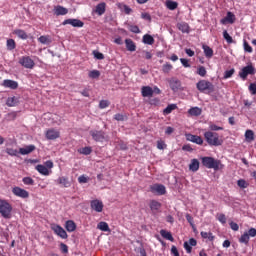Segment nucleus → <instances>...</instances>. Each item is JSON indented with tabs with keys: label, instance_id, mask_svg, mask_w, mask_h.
Returning <instances> with one entry per match:
<instances>
[{
	"label": "nucleus",
	"instance_id": "nucleus-1",
	"mask_svg": "<svg viewBox=\"0 0 256 256\" xmlns=\"http://www.w3.org/2000/svg\"><path fill=\"white\" fill-rule=\"evenodd\" d=\"M204 138L211 147H219L223 145V138H221L217 132L207 131L204 133Z\"/></svg>",
	"mask_w": 256,
	"mask_h": 256
},
{
	"label": "nucleus",
	"instance_id": "nucleus-2",
	"mask_svg": "<svg viewBox=\"0 0 256 256\" xmlns=\"http://www.w3.org/2000/svg\"><path fill=\"white\" fill-rule=\"evenodd\" d=\"M13 211V206L7 200L0 199V215L4 219H11V213Z\"/></svg>",
	"mask_w": 256,
	"mask_h": 256
},
{
	"label": "nucleus",
	"instance_id": "nucleus-3",
	"mask_svg": "<svg viewBox=\"0 0 256 256\" xmlns=\"http://www.w3.org/2000/svg\"><path fill=\"white\" fill-rule=\"evenodd\" d=\"M202 165L207 169H214V171H219L221 160H215L213 157L205 156L202 158Z\"/></svg>",
	"mask_w": 256,
	"mask_h": 256
},
{
	"label": "nucleus",
	"instance_id": "nucleus-4",
	"mask_svg": "<svg viewBox=\"0 0 256 256\" xmlns=\"http://www.w3.org/2000/svg\"><path fill=\"white\" fill-rule=\"evenodd\" d=\"M196 89H198L200 93H213L215 86L210 81L200 80L196 84Z\"/></svg>",
	"mask_w": 256,
	"mask_h": 256
},
{
	"label": "nucleus",
	"instance_id": "nucleus-5",
	"mask_svg": "<svg viewBox=\"0 0 256 256\" xmlns=\"http://www.w3.org/2000/svg\"><path fill=\"white\" fill-rule=\"evenodd\" d=\"M256 69L255 66H253V63L248 64L247 66H244L238 73V77L242 79V81H247V77L249 75H255Z\"/></svg>",
	"mask_w": 256,
	"mask_h": 256
},
{
	"label": "nucleus",
	"instance_id": "nucleus-6",
	"mask_svg": "<svg viewBox=\"0 0 256 256\" xmlns=\"http://www.w3.org/2000/svg\"><path fill=\"white\" fill-rule=\"evenodd\" d=\"M19 64L25 69H33V67H35V61H33L29 56H22L19 59Z\"/></svg>",
	"mask_w": 256,
	"mask_h": 256
},
{
	"label": "nucleus",
	"instance_id": "nucleus-7",
	"mask_svg": "<svg viewBox=\"0 0 256 256\" xmlns=\"http://www.w3.org/2000/svg\"><path fill=\"white\" fill-rule=\"evenodd\" d=\"M50 229L55 233V235H58V237H61V239H67V231L63 229L60 225L57 224H51Z\"/></svg>",
	"mask_w": 256,
	"mask_h": 256
},
{
	"label": "nucleus",
	"instance_id": "nucleus-8",
	"mask_svg": "<svg viewBox=\"0 0 256 256\" xmlns=\"http://www.w3.org/2000/svg\"><path fill=\"white\" fill-rule=\"evenodd\" d=\"M90 135L94 141L103 143L105 141V132L103 130H92Z\"/></svg>",
	"mask_w": 256,
	"mask_h": 256
},
{
	"label": "nucleus",
	"instance_id": "nucleus-9",
	"mask_svg": "<svg viewBox=\"0 0 256 256\" xmlns=\"http://www.w3.org/2000/svg\"><path fill=\"white\" fill-rule=\"evenodd\" d=\"M12 193L16 197H20L21 199H28L29 197V192L27 190L17 186L12 189Z\"/></svg>",
	"mask_w": 256,
	"mask_h": 256
},
{
	"label": "nucleus",
	"instance_id": "nucleus-10",
	"mask_svg": "<svg viewBox=\"0 0 256 256\" xmlns=\"http://www.w3.org/2000/svg\"><path fill=\"white\" fill-rule=\"evenodd\" d=\"M151 193H156L157 195H165L167 193V189L163 184H154L150 186Z\"/></svg>",
	"mask_w": 256,
	"mask_h": 256
},
{
	"label": "nucleus",
	"instance_id": "nucleus-11",
	"mask_svg": "<svg viewBox=\"0 0 256 256\" xmlns=\"http://www.w3.org/2000/svg\"><path fill=\"white\" fill-rule=\"evenodd\" d=\"M62 25H71L72 27H84L85 23L79 19L69 18L62 22Z\"/></svg>",
	"mask_w": 256,
	"mask_h": 256
},
{
	"label": "nucleus",
	"instance_id": "nucleus-12",
	"mask_svg": "<svg viewBox=\"0 0 256 256\" xmlns=\"http://www.w3.org/2000/svg\"><path fill=\"white\" fill-rule=\"evenodd\" d=\"M168 83L170 85V89L174 92L179 91V89H181V80H179L176 77L168 79Z\"/></svg>",
	"mask_w": 256,
	"mask_h": 256
},
{
	"label": "nucleus",
	"instance_id": "nucleus-13",
	"mask_svg": "<svg viewBox=\"0 0 256 256\" xmlns=\"http://www.w3.org/2000/svg\"><path fill=\"white\" fill-rule=\"evenodd\" d=\"M237 18L235 17V14L233 12H227L226 17L222 18L220 20L221 25H227L229 23L230 25H233Z\"/></svg>",
	"mask_w": 256,
	"mask_h": 256
},
{
	"label": "nucleus",
	"instance_id": "nucleus-14",
	"mask_svg": "<svg viewBox=\"0 0 256 256\" xmlns=\"http://www.w3.org/2000/svg\"><path fill=\"white\" fill-rule=\"evenodd\" d=\"M59 137H61L59 130L51 128L46 131V139L49 141H55V139H59Z\"/></svg>",
	"mask_w": 256,
	"mask_h": 256
},
{
	"label": "nucleus",
	"instance_id": "nucleus-15",
	"mask_svg": "<svg viewBox=\"0 0 256 256\" xmlns=\"http://www.w3.org/2000/svg\"><path fill=\"white\" fill-rule=\"evenodd\" d=\"M90 207L93 211H96V213H101L103 211V202L101 200H92L90 202Z\"/></svg>",
	"mask_w": 256,
	"mask_h": 256
},
{
	"label": "nucleus",
	"instance_id": "nucleus-16",
	"mask_svg": "<svg viewBox=\"0 0 256 256\" xmlns=\"http://www.w3.org/2000/svg\"><path fill=\"white\" fill-rule=\"evenodd\" d=\"M197 246V240L195 238H190L189 241L184 242V249L186 253H191L193 247Z\"/></svg>",
	"mask_w": 256,
	"mask_h": 256
},
{
	"label": "nucleus",
	"instance_id": "nucleus-17",
	"mask_svg": "<svg viewBox=\"0 0 256 256\" xmlns=\"http://www.w3.org/2000/svg\"><path fill=\"white\" fill-rule=\"evenodd\" d=\"M186 139L187 141H191V143H196V145H203V138L201 136L188 134Z\"/></svg>",
	"mask_w": 256,
	"mask_h": 256
},
{
	"label": "nucleus",
	"instance_id": "nucleus-18",
	"mask_svg": "<svg viewBox=\"0 0 256 256\" xmlns=\"http://www.w3.org/2000/svg\"><path fill=\"white\" fill-rule=\"evenodd\" d=\"M2 85L7 89H17V87H19V83H17V81L9 79L4 80Z\"/></svg>",
	"mask_w": 256,
	"mask_h": 256
},
{
	"label": "nucleus",
	"instance_id": "nucleus-19",
	"mask_svg": "<svg viewBox=\"0 0 256 256\" xmlns=\"http://www.w3.org/2000/svg\"><path fill=\"white\" fill-rule=\"evenodd\" d=\"M35 169L40 175H44L45 177L51 175V170H48L43 164H38Z\"/></svg>",
	"mask_w": 256,
	"mask_h": 256
},
{
	"label": "nucleus",
	"instance_id": "nucleus-20",
	"mask_svg": "<svg viewBox=\"0 0 256 256\" xmlns=\"http://www.w3.org/2000/svg\"><path fill=\"white\" fill-rule=\"evenodd\" d=\"M56 183L58 185H61L62 187H71V182H69V178L65 176H61L56 180Z\"/></svg>",
	"mask_w": 256,
	"mask_h": 256
},
{
	"label": "nucleus",
	"instance_id": "nucleus-21",
	"mask_svg": "<svg viewBox=\"0 0 256 256\" xmlns=\"http://www.w3.org/2000/svg\"><path fill=\"white\" fill-rule=\"evenodd\" d=\"M35 149H36L35 145L31 144L24 148H20L19 153H20V155H29V153H33V151H35Z\"/></svg>",
	"mask_w": 256,
	"mask_h": 256
},
{
	"label": "nucleus",
	"instance_id": "nucleus-22",
	"mask_svg": "<svg viewBox=\"0 0 256 256\" xmlns=\"http://www.w3.org/2000/svg\"><path fill=\"white\" fill-rule=\"evenodd\" d=\"M67 13H69V10L61 5L54 8V15H67Z\"/></svg>",
	"mask_w": 256,
	"mask_h": 256
},
{
	"label": "nucleus",
	"instance_id": "nucleus-23",
	"mask_svg": "<svg viewBox=\"0 0 256 256\" xmlns=\"http://www.w3.org/2000/svg\"><path fill=\"white\" fill-rule=\"evenodd\" d=\"M65 229L68 231V233H73L75 229H77V224L73 220H68L65 223Z\"/></svg>",
	"mask_w": 256,
	"mask_h": 256
},
{
	"label": "nucleus",
	"instance_id": "nucleus-24",
	"mask_svg": "<svg viewBox=\"0 0 256 256\" xmlns=\"http://www.w3.org/2000/svg\"><path fill=\"white\" fill-rule=\"evenodd\" d=\"M14 35H17V37H19V39H22L23 41L29 39V35H27V32H25V30L22 29H16L14 30Z\"/></svg>",
	"mask_w": 256,
	"mask_h": 256
},
{
	"label": "nucleus",
	"instance_id": "nucleus-25",
	"mask_svg": "<svg viewBox=\"0 0 256 256\" xmlns=\"http://www.w3.org/2000/svg\"><path fill=\"white\" fill-rule=\"evenodd\" d=\"M160 235L161 237H163V239H167V241H171V243H173V241H175V238H173V234H171V232L167 231V230H160Z\"/></svg>",
	"mask_w": 256,
	"mask_h": 256
},
{
	"label": "nucleus",
	"instance_id": "nucleus-26",
	"mask_svg": "<svg viewBox=\"0 0 256 256\" xmlns=\"http://www.w3.org/2000/svg\"><path fill=\"white\" fill-rule=\"evenodd\" d=\"M142 97H151L153 95V88L150 86H143L141 88Z\"/></svg>",
	"mask_w": 256,
	"mask_h": 256
},
{
	"label": "nucleus",
	"instance_id": "nucleus-27",
	"mask_svg": "<svg viewBox=\"0 0 256 256\" xmlns=\"http://www.w3.org/2000/svg\"><path fill=\"white\" fill-rule=\"evenodd\" d=\"M125 44H126L127 51H131V52L137 51V45H135V42H133V40L126 39Z\"/></svg>",
	"mask_w": 256,
	"mask_h": 256
},
{
	"label": "nucleus",
	"instance_id": "nucleus-28",
	"mask_svg": "<svg viewBox=\"0 0 256 256\" xmlns=\"http://www.w3.org/2000/svg\"><path fill=\"white\" fill-rule=\"evenodd\" d=\"M149 207L151 209V211H159V209H161L162 204L161 202L157 201V200H151Z\"/></svg>",
	"mask_w": 256,
	"mask_h": 256
},
{
	"label": "nucleus",
	"instance_id": "nucleus-29",
	"mask_svg": "<svg viewBox=\"0 0 256 256\" xmlns=\"http://www.w3.org/2000/svg\"><path fill=\"white\" fill-rule=\"evenodd\" d=\"M202 113V110L201 108L199 107H192L188 110V114L191 116V117H199V115H201Z\"/></svg>",
	"mask_w": 256,
	"mask_h": 256
},
{
	"label": "nucleus",
	"instance_id": "nucleus-30",
	"mask_svg": "<svg viewBox=\"0 0 256 256\" xmlns=\"http://www.w3.org/2000/svg\"><path fill=\"white\" fill-rule=\"evenodd\" d=\"M202 49H203L204 55L207 59H211L213 57V48H211L207 45H203Z\"/></svg>",
	"mask_w": 256,
	"mask_h": 256
},
{
	"label": "nucleus",
	"instance_id": "nucleus-31",
	"mask_svg": "<svg viewBox=\"0 0 256 256\" xmlns=\"http://www.w3.org/2000/svg\"><path fill=\"white\" fill-rule=\"evenodd\" d=\"M142 41L145 45H153L155 43V38L150 34H145L142 38Z\"/></svg>",
	"mask_w": 256,
	"mask_h": 256
},
{
	"label": "nucleus",
	"instance_id": "nucleus-32",
	"mask_svg": "<svg viewBox=\"0 0 256 256\" xmlns=\"http://www.w3.org/2000/svg\"><path fill=\"white\" fill-rule=\"evenodd\" d=\"M177 29H179V31H181L182 33H189V24H187L186 22H179L177 24Z\"/></svg>",
	"mask_w": 256,
	"mask_h": 256
},
{
	"label": "nucleus",
	"instance_id": "nucleus-33",
	"mask_svg": "<svg viewBox=\"0 0 256 256\" xmlns=\"http://www.w3.org/2000/svg\"><path fill=\"white\" fill-rule=\"evenodd\" d=\"M189 170L193 171L194 173L196 171H199V160L197 159H192L191 163L189 164Z\"/></svg>",
	"mask_w": 256,
	"mask_h": 256
},
{
	"label": "nucleus",
	"instance_id": "nucleus-34",
	"mask_svg": "<svg viewBox=\"0 0 256 256\" xmlns=\"http://www.w3.org/2000/svg\"><path fill=\"white\" fill-rule=\"evenodd\" d=\"M166 7L170 11H175V9H177V7H179V3H177L176 1H173V0H167Z\"/></svg>",
	"mask_w": 256,
	"mask_h": 256
},
{
	"label": "nucleus",
	"instance_id": "nucleus-35",
	"mask_svg": "<svg viewBox=\"0 0 256 256\" xmlns=\"http://www.w3.org/2000/svg\"><path fill=\"white\" fill-rule=\"evenodd\" d=\"M245 139L246 141H248V143H251V141H255V132H253V130H246Z\"/></svg>",
	"mask_w": 256,
	"mask_h": 256
},
{
	"label": "nucleus",
	"instance_id": "nucleus-36",
	"mask_svg": "<svg viewBox=\"0 0 256 256\" xmlns=\"http://www.w3.org/2000/svg\"><path fill=\"white\" fill-rule=\"evenodd\" d=\"M105 8L106 4L105 2H102L96 6L95 13H97V15H103L105 13Z\"/></svg>",
	"mask_w": 256,
	"mask_h": 256
},
{
	"label": "nucleus",
	"instance_id": "nucleus-37",
	"mask_svg": "<svg viewBox=\"0 0 256 256\" xmlns=\"http://www.w3.org/2000/svg\"><path fill=\"white\" fill-rule=\"evenodd\" d=\"M177 109V104H169L163 111L164 115H169Z\"/></svg>",
	"mask_w": 256,
	"mask_h": 256
},
{
	"label": "nucleus",
	"instance_id": "nucleus-38",
	"mask_svg": "<svg viewBox=\"0 0 256 256\" xmlns=\"http://www.w3.org/2000/svg\"><path fill=\"white\" fill-rule=\"evenodd\" d=\"M6 47L8 51H13L17 47V43L13 39H8L6 42Z\"/></svg>",
	"mask_w": 256,
	"mask_h": 256
},
{
	"label": "nucleus",
	"instance_id": "nucleus-39",
	"mask_svg": "<svg viewBox=\"0 0 256 256\" xmlns=\"http://www.w3.org/2000/svg\"><path fill=\"white\" fill-rule=\"evenodd\" d=\"M202 239H209V241H213L215 236L211 232H201L200 233Z\"/></svg>",
	"mask_w": 256,
	"mask_h": 256
},
{
	"label": "nucleus",
	"instance_id": "nucleus-40",
	"mask_svg": "<svg viewBox=\"0 0 256 256\" xmlns=\"http://www.w3.org/2000/svg\"><path fill=\"white\" fill-rule=\"evenodd\" d=\"M7 107H15L17 105V98L15 97H9L6 101Z\"/></svg>",
	"mask_w": 256,
	"mask_h": 256
},
{
	"label": "nucleus",
	"instance_id": "nucleus-41",
	"mask_svg": "<svg viewBox=\"0 0 256 256\" xmlns=\"http://www.w3.org/2000/svg\"><path fill=\"white\" fill-rule=\"evenodd\" d=\"M6 153L10 155V157H17V155H19V151L13 148H6Z\"/></svg>",
	"mask_w": 256,
	"mask_h": 256
},
{
	"label": "nucleus",
	"instance_id": "nucleus-42",
	"mask_svg": "<svg viewBox=\"0 0 256 256\" xmlns=\"http://www.w3.org/2000/svg\"><path fill=\"white\" fill-rule=\"evenodd\" d=\"M90 79H99L101 77V72L99 70H92L89 72Z\"/></svg>",
	"mask_w": 256,
	"mask_h": 256
},
{
	"label": "nucleus",
	"instance_id": "nucleus-43",
	"mask_svg": "<svg viewBox=\"0 0 256 256\" xmlns=\"http://www.w3.org/2000/svg\"><path fill=\"white\" fill-rule=\"evenodd\" d=\"M237 185L240 187V189H247V187H249V183L246 182L245 179H239L237 181Z\"/></svg>",
	"mask_w": 256,
	"mask_h": 256
},
{
	"label": "nucleus",
	"instance_id": "nucleus-44",
	"mask_svg": "<svg viewBox=\"0 0 256 256\" xmlns=\"http://www.w3.org/2000/svg\"><path fill=\"white\" fill-rule=\"evenodd\" d=\"M223 37L225 39V41L231 45V43H233V37H231V35H229V32H227V30L223 31Z\"/></svg>",
	"mask_w": 256,
	"mask_h": 256
},
{
	"label": "nucleus",
	"instance_id": "nucleus-45",
	"mask_svg": "<svg viewBox=\"0 0 256 256\" xmlns=\"http://www.w3.org/2000/svg\"><path fill=\"white\" fill-rule=\"evenodd\" d=\"M196 73L200 77H205V75H207V69L205 68V66H199Z\"/></svg>",
	"mask_w": 256,
	"mask_h": 256
},
{
	"label": "nucleus",
	"instance_id": "nucleus-46",
	"mask_svg": "<svg viewBox=\"0 0 256 256\" xmlns=\"http://www.w3.org/2000/svg\"><path fill=\"white\" fill-rule=\"evenodd\" d=\"M38 41H39V43H42V45H49V43H51L49 36H40L38 38Z\"/></svg>",
	"mask_w": 256,
	"mask_h": 256
},
{
	"label": "nucleus",
	"instance_id": "nucleus-47",
	"mask_svg": "<svg viewBox=\"0 0 256 256\" xmlns=\"http://www.w3.org/2000/svg\"><path fill=\"white\" fill-rule=\"evenodd\" d=\"M97 227L100 231H109V224L107 222H100Z\"/></svg>",
	"mask_w": 256,
	"mask_h": 256
},
{
	"label": "nucleus",
	"instance_id": "nucleus-48",
	"mask_svg": "<svg viewBox=\"0 0 256 256\" xmlns=\"http://www.w3.org/2000/svg\"><path fill=\"white\" fill-rule=\"evenodd\" d=\"M240 243H245V245H247L249 243V234L246 232L244 233L240 239H239Z\"/></svg>",
	"mask_w": 256,
	"mask_h": 256
},
{
	"label": "nucleus",
	"instance_id": "nucleus-49",
	"mask_svg": "<svg viewBox=\"0 0 256 256\" xmlns=\"http://www.w3.org/2000/svg\"><path fill=\"white\" fill-rule=\"evenodd\" d=\"M171 69H173V65L170 63H166L162 66L163 73H170Z\"/></svg>",
	"mask_w": 256,
	"mask_h": 256
},
{
	"label": "nucleus",
	"instance_id": "nucleus-50",
	"mask_svg": "<svg viewBox=\"0 0 256 256\" xmlns=\"http://www.w3.org/2000/svg\"><path fill=\"white\" fill-rule=\"evenodd\" d=\"M22 181L24 185H35V180L31 177H24Z\"/></svg>",
	"mask_w": 256,
	"mask_h": 256
},
{
	"label": "nucleus",
	"instance_id": "nucleus-51",
	"mask_svg": "<svg viewBox=\"0 0 256 256\" xmlns=\"http://www.w3.org/2000/svg\"><path fill=\"white\" fill-rule=\"evenodd\" d=\"M111 103L108 100H101L99 102V109H107Z\"/></svg>",
	"mask_w": 256,
	"mask_h": 256
},
{
	"label": "nucleus",
	"instance_id": "nucleus-52",
	"mask_svg": "<svg viewBox=\"0 0 256 256\" xmlns=\"http://www.w3.org/2000/svg\"><path fill=\"white\" fill-rule=\"evenodd\" d=\"M157 149H159L160 151H163V149H167V144H165V141L158 140L157 141Z\"/></svg>",
	"mask_w": 256,
	"mask_h": 256
},
{
	"label": "nucleus",
	"instance_id": "nucleus-53",
	"mask_svg": "<svg viewBox=\"0 0 256 256\" xmlns=\"http://www.w3.org/2000/svg\"><path fill=\"white\" fill-rule=\"evenodd\" d=\"M234 74H235V69L234 68H232L230 70H227L224 73V79H230V77H233Z\"/></svg>",
	"mask_w": 256,
	"mask_h": 256
},
{
	"label": "nucleus",
	"instance_id": "nucleus-54",
	"mask_svg": "<svg viewBox=\"0 0 256 256\" xmlns=\"http://www.w3.org/2000/svg\"><path fill=\"white\" fill-rule=\"evenodd\" d=\"M244 51L246 53H253V47H251V45H249L247 40H244Z\"/></svg>",
	"mask_w": 256,
	"mask_h": 256
},
{
	"label": "nucleus",
	"instance_id": "nucleus-55",
	"mask_svg": "<svg viewBox=\"0 0 256 256\" xmlns=\"http://www.w3.org/2000/svg\"><path fill=\"white\" fill-rule=\"evenodd\" d=\"M142 57H144V59L150 60L153 59V54L150 51L143 50Z\"/></svg>",
	"mask_w": 256,
	"mask_h": 256
},
{
	"label": "nucleus",
	"instance_id": "nucleus-56",
	"mask_svg": "<svg viewBox=\"0 0 256 256\" xmlns=\"http://www.w3.org/2000/svg\"><path fill=\"white\" fill-rule=\"evenodd\" d=\"M129 31H131V33H136V34L141 33V30L139 29V26H137V25H130Z\"/></svg>",
	"mask_w": 256,
	"mask_h": 256
},
{
	"label": "nucleus",
	"instance_id": "nucleus-57",
	"mask_svg": "<svg viewBox=\"0 0 256 256\" xmlns=\"http://www.w3.org/2000/svg\"><path fill=\"white\" fill-rule=\"evenodd\" d=\"M93 55H94L95 59H99L100 61L105 59V55H103V53H101L99 51H94Z\"/></svg>",
	"mask_w": 256,
	"mask_h": 256
},
{
	"label": "nucleus",
	"instance_id": "nucleus-58",
	"mask_svg": "<svg viewBox=\"0 0 256 256\" xmlns=\"http://www.w3.org/2000/svg\"><path fill=\"white\" fill-rule=\"evenodd\" d=\"M92 151L93 150L91 149V147H84V148H82L80 153H82V155H91Z\"/></svg>",
	"mask_w": 256,
	"mask_h": 256
},
{
	"label": "nucleus",
	"instance_id": "nucleus-59",
	"mask_svg": "<svg viewBox=\"0 0 256 256\" xmlns=\"http://www.w3.org/2000/svg\"><path fill=\"white\" fill-rule=\"evenodd\" d=\"M218 221L225 225V223H227V217L225 216V214H218Z\"/></svg>",
	"mask_w": 256,
	"mask_h": 256
},
{
	"label": "nucleus",
	"instance_id": "nucleus-60",
	"mask_svg": "<svg viewBox=\"0 0 256 256\" xmlns=\"http://www.w3.org/2000/svg\"><path fill=\"white\" fill-rule=\"evenodd\" d=\"M186 221L190 223L191 227H195L194 221H193V216L191 214H186Z\"/></svg>",
	"mask_w": 256,
	"mask_h": 256
},
{
	"label": "nucleus",
	"instance_id": "nucleus-61",
	"mask_svg": "<svg viewBox=\"0 0 256 256\" xmlns=\"http://www.w3.org/2000/svg\"><path fill=\"white\" fill-rule=\"evenodd\" d=\"M249 91L251 92L252 95H256V83H251L249 85Z\"/></svg>",
	"mask_w": 256,
	"mask_h": 256
},
{
	"label": "nucleus",
	"instance_id": "nucleus-62",
	"mask_svg": "<svg viewBox=\"0 0 256 256\" xmlns=\"http://www.w3.org/2000/svg\"><path fill=\"white\" fill-rule=\"evenodd\" d=\"M114 119L115 121H125V116L123 114L118 113L114 115Z\"/></svg>",
	"mask_w": 256,
	"mask_h": 256
},
{
	"label": "nucleus",
	"instance_id": "nucleus-63",
	"mask_svg": "<svg viewBox=\"0 0 256 256\" xmlns=\"http://www.w3.org/2000/svg\"><path fill=\"white\" fill-rule=\"evenodd\" d=\"M87 181H89V178H87L85 175H81L80 177H78L79 183H87Z\"/></svg>",
	"mask_w": 256,
	"mask_h": 256
},
{
	"label": "nucleus",
	"instance_id": "nucleus-64",
	"mask_svg": "<svg viewBox=\"0 0 256 256\" xmlns=\"http://www.w3.org/2000/svg\"><path fill=\"white\" fill-rule=\"evenodd\" d=\"M247 234L249 235V237H256V229L250 228Z\"/></svg>",
	"mask_w": 256,
	"mask_h": 256
}]
</instances>
